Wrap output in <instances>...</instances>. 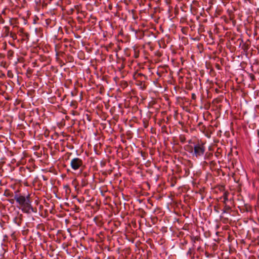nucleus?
<instances>
[{
    "label": "nucleus",
    "mask_w": 259,
    "mask_h": 259,
    "mask_svg": "<svg viewBox=\"0 0 259 259\" xmlns=\"http://www.w3.org/2000/svg\"><path fill=\"white\" fill-rule=\"evenodd\" d=\"M226 212V210H224V211H223V212H224V213H225Z\"/></svg>",
    "instance_id": "5"
},
{
    "label": "nucleus",
    "mask_w": 259,
    "mask_h": 259,
    "mask_svg": "<svg viewBox=\"0 0 259 259\" xmlns=\"http://www.w3.org/2000/svg\"><path fill=\"white\" fill-rule=\"evenodd\" d=\"M14 199L21 207L23 212L29 213L30 209H32L29 196H25L18 194H15Z\"/></svg>",
    "instance_id": "1"
},
{
    "label": "nucleus",
    "mask_w": 259,
    "mask_h": 259,
    "mask_svg": "<svg viewBox=\"0 0 259 259\" xmlns=\"http://www.w3.org/2000/svg\"><path fill=\"white\" fill-rule=\"evenodd\" d=\"M205 148L204 146L200 144L195 145L194 149H193L192 147H191V149L189 150V152L191 153L193 156H195L196 157L203 156Z\"/></svg>",
    "instance_id": "2"
},
{
    "label": "nucleus",
    "mask_w": 259,
    "mask_h": 259,
    "mask_svg": "<svg viewBox=\"0 0 259 259\" xmlns=\"http://www.w3.org/2000/svg\"><path fill=\"white\" fill-rule=\"evenodd\" d=\"M83 163V160L78 157H74L70 160V166L74 170H77L80 169V171H82V167Z\"/></svg>",
    "instance_id": "3"
},
{
    "label": "nucleus",
    "mask_w": 259,
    "mask_h": 259,
    "mask_svg": "<svg viewBox=\"0 0 259 259\" xmlns=\"http://www.w3.org/2000/svg\"><path fill=\"white\" fill-rule=\"evenodd\" d=\"M228 200V198L226 196L225 197H224V201L226 202V201Z\"/></svg>",
    "instance_id": "4"
}]
</instances>
